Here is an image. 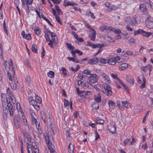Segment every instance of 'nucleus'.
Segmentation results:
<instances>
[{"label":"nucleus","mask_w":153,"mask_h":153,"mask_svg":"<svg viewBox=\"0 0 153 153\" xmlns=\"http://www.w3.org/2000/svg\"><path fill=\"white\" fill-rule=\"evenodd\" d=\"M94 96L95 100L96 102H101V96L99 93L98 94V95L97 96H96L95 95H94Z\"/></svg>","instance_id":"nucleus-29"},{"label":"nucleus","mask_w":153,"mask_h":153,"mask_svg":"<svg viewBox=\"0 0 153 153\" xmlns=\"http://www.w3.org/2000/svg\"><path fill=\"white\" fill-rule=\"evenodd\" d=\"M33 0H27L26 2V5H31L33 3Z\"/></svg>","instance_id":"nucleus-58"},{"label":"nucleus","mask_w":153,"mask_h":153,"mask_svg":"<svg viewBox=\"0 0 153 153\" xmlns=\"http://www.w3.org/2000/svg\"><path fill=\"white\" fill-rule=\"evenodd\" d=\"M41 16L42 19H43L44 20H45L46 21L47 23L51 26H53V25L51 23V22L49 21V20L47 18H46L42 14L41 15Z\"/></svg>","instance_id":"nucleus-36"},{"label":"nucleus","mask_w":153,"mask_h":153,"mask_svg":"<svg viewBox=\"0 0 153 153\" xmlns=\"http://www.w3.org/2000/svg\"><path fill=\"white\" fill-rule=\"evenodd\" d=\"M68 152L70 153H73L74 149V145L70 143L68 145Z\"/></svg>","instance_id":"nucleus-20"},{"label":"nucleus","mask_w":153,"mask_h":153,"mask_svg":"<svg viewBox=\"0 0 153 153\" xmlns=\"http://www.w3.org/2000/svg\"><path fill=\"white\" fill-rule=\"evenodd\" d=\"M108 63L110 65H114L116 64V62L115 60V59L114 58H111L108 59Z\"/></svg>","instance_id":"nucleus-22"},{"label":"nucleus","mask_w":153,"mask_h":153,"mask_svg":"<svg viewBox=\"0 0 153 153\" xmlns=\"http://www.w3.org/2000/svg\"><path fill=\"white\" fill-rule=\"evenodd\" d=\"M21 114L22 116H20L19 118L17 117L16 118H14V123L16 126L17 128H19L20 125V118L21 119V121H23L24 123H25V122H26V123L27 122V120L25 119V117L23 115V114L24 115V113L21 112Z\"/></svg>","instance_id":"nucleus-3"},{"label":"nucleus","mask_w":153,"mask_h":153,"mask_svg":"<svg viewBox=\"0 0 153 153\" xmlns=\"http://www.w3.org/2000/svg\"><path fill=\"white\" fill-rule=\"evenodd\" d=\"M62 74L64 75L65 76H66L67 75V70L65 68L62 67L61 68Z\"/></svg>","instance_id":"nucleus-47"},{"label":"nucleus","mask_w":153,"mask_h":153,"mask_svg":"<svg viewBox=\"0 0 153 153\" xmlns=\"http://www.w3.org/2000/svg\"><path fill=\"white\" fill-rule=\"evenodd\" d=\"M143 1L150 6L152 3L150 0H143Z\"/></svg>","instance_id":"nucleus-60"},{"label":"nucleus","mask_w":153,"mask_h":153,"mask_svg":"<svg viewBox=\"0 0 153 153\" xmlns=\"http://www.w3.org/2000/svg\"><path fill=\"white\" fill-rule=\"evenodd\" d=\"M7 76L8 78L9 79V80L10 81V82L11 81H13V79L12 78V75L9 72H7Z\"/></svg>","instance_id":"nucleus-52"},{"label":"nucleus","mask_w":153,"mask_h":153,"mask_svg":"<svg viewBox=\"0 0 153 153\" xmlns=\"http://www.w3.org/2000/svg\"><path fill=\"white\" fill-rule=\"evenodd\" d=\"M92 30L93 32L92 33L90 34V37L92 40L94 41L95 38L96 32L94 29H92Z\"/></svg>","instance_id":"nucleus-19"},{"label":"nucleus","mask_w":153,"mask_h":153,"mask_svg":"<svg viewBox=\"0 0 153 153\" xmlns=\"http://www.w3.org/2000/svg\"><path fill=\"white\" fill-rule=\"evenodd\" d=\"M22 133L24 137V141L25 142H27L26 146L28 153H30L29 149L31 147V146L29 143L31 142V136L25 130L23 131Z\"/></svg>","instance_id":"nucleus-2"},{"label":"nucleus","mask_w":153,"mask_h":153,"mask_svg":"<svg viewBox=\"0 0 153 153\" xmlns=\"http://www.w3.org/2000/svg\"><path fill=\"white\" fill-rule=\"evenodd\" d=\"M109 130L111 133H114L116 131V127L115 126L112 125L111 126Z\"/></svg>","instance_id":"nucleus-26"},{"label":"nucleus","mask_w":153,"mask_h":153,"mask_svg":"<svg viewBox=\"0 0 153 153\" xmlns=\"http://www.w3.org/2000/svg\"><path fill=\"white\" fill-rule=\"evenodd\" d=\"M76 52L79 56L82 55L83 54V53L82 51L77 49H76Z\"/></svg>","instance_id":"nucleus-62"},{"label":"nucleus","mask_w":153,"mask_h":153,"mask_svg":"<svg viewBox=\"0 0 153 153\" xmlns=\"http://www.w3.org/2000/svg\"><path fill=\"white\" fill-rule=\"evenodd\" d=\"M80 82V84L81 85V86L82 87H84L85 84V83L83 82L82 81L80 80H78V84H79V82Z\"/></svg>","instance_id":"nucleus-54"},{"label":"nucleus","mask_w":153,"mask_h":153,"mask_svg":"<svg viewBox=\"0 0 153 153\" xmlns=\"http://www.w3.org/2000/svg\"><path fill=\"white\" fill-rule=\"evenodd\" d=\"M55 9L57 11L58 14L59 15H62L63 13L61 10L59 9V7L58 5H56Z\"/></svg>","instance_id":"nucleus-35"},{"label":"nucleus","mask_w":153,"mask_h":153,"mask_svg":"<svg viewBox=\"0 0 153 153\" xmlns=\"http://www.w3.org/2000/svg\"><path fill=\"white\" fill-rule=\"evenodd\" d=\"M54 72L52 71H51L48 73V76L50 78H53L54 77Z\"/></svg>","instance_id":"nucleus-41"},{"label":"nucleus","mask_w":153,"mask_h":153,"mask_svg":"<svg viewBox=\"0 0 153 153\" xmlns=\"http://www.w3.org/2000/svg\"><path fill=\"white\" fill-rule=\"evenodd\" d=\"M37 46L36 45L34 44H33L32 46V51L35 53H37Z\"/></svg>","instance_id":"nucleus-32"},{"label":"nucleus","mask_w":153,"mask_h":153,"mask_svg":"<svg viewBox=\"0 0 153 153\" xmlns=\"http://www.w3.org/2000/svg\"><path fill=\"white\" fill-rule=\"evenodd\" d=\"M56 21L59 23H61V20L60 17L58 16L57 15L55 16Z\"/></svg>","instance_id":"nucleus-57"},{"label":"nucleus","mask_w":153,"mask_h":153,"mask_svg":"<svg viewBox=\"0 0 153 153\" xmlns=\"http://www.w3.org/2000/svg\"><path fill=\"white\" fill-rule=\"evenodd\" d=\"M44 136L47 144H49V143L51 142V141L53 138L52 135L49 136L48 133H46V135H44Z\"/></svg>","instance_id":"nucleus-7"},{"label":"nucleus","mask_w":153,"mask_h":153,"mask_svg":"<svg viewBox=\"0 0 153 153\" xmlns=\"http://www.w3.org/2000/svg\"><path fill=\"white\" fill-rule=\"evenodd\" d=\"M66 45L68 48L70 50H72L74 49V47L71 44H69L68 43H66Z\"/></svg>","instance_id":"nucleus-42"},{"label":"nucleus","mask_w":153,"mask_h":153,"mask_svg":"<svg viewBox=\"0 0 153 153\" xmlns=\"http://www.w3.org/2000/svg\"><path fill=\"white\" fill-rule=\"evenodd\" d=\"M108 59H104V58H101L100 59V62L102 64H106L108 63Z\"/></svg>","instance_id":"nucleus-40"},{"label":"nucleus","mask_w":153,"mask_h":153,"mask_svg":"<svg viewBox=\"0 0 153 153\" xmlns=\"http://www.w3.org/2000/svg\"><path fill=\"white\" fill-rule=\"evenodd\" d=\"M130 139H126L123 141V142L125 146L128 144Z\"/></svg>","instance_id":"nucleus-53"},{"label":"nucleus","mask_w":153,"mask_h":153,"mask_svg":"<svg viewBox=\"0 0 153 153\" xmlns=\"http://www.w3.org/2000/svg\"><path fill=\"white\" fill-rule=\"evenodd\" d=\"M45 37L46 39L48 42H49L51 40L48 34L47 33H45Z\"/></svg>","instance_id":"nucleus-56"},{"label":"nucleus","mask_w":153,"mask_h":153,"mask_svg":"<svg viewBox=\"0 0 153 153\" xmlns=\"http://www.w3.org/2000/svg\"><path fill=\"white\" fill-rule=\"evenodd\" d=\"M34 31L36 35H38L40 33L41 30L39 27H36L35 28Z\"/></svg>","instance_id":"nucleus-37"},{"label":"nucleus","mask_w":153,"mask_h":153,"mask_svg":"<svg viewBox=\"0 0 153 153\" xmlns=\"http://www.w3.org/2000/svg\"><path fill=\"white\" fill-rule=\"evenodd\" d=\"M111 30V31L114 32L116 34H119L121 33L120 30L119 29H115L114 28L112 27V29Z\"/></svg>","instance_id":"nucleus-34"},{"label":"nucleus","mask_w":153,"mask_h":153,"mask_svg":"<svg viewBox=\"0 0 153 153\" xmlns=\"http://www.w3.org/2000/svg\"><path fill=\"white\" fill-rule=\"evenodd\" d=\"M100 45L99 44H93V45H92V48H99V45Z\"/></svg>","instance_id":"nucleus-63"},{"label":"nucleus","mask_w":153,"mask_h":153,"mask_svg":"<svg viewBox=\"0 0 153 153\" xmlns=\"http://www.w3.org/2000/svg\"><path fill=\"white\" fill-rule=\"evenodd\" d=\"M121 38V36L120 35L118 34L115 36L114 38L116 40H118L120 39Z\"/></svg>","instance_id":"nucleus-64"},{"label":"nucleus","mask_w":153,"mask_h":153,"mask_svg":"<svg viewBox=\"0 0 153 153\" xmlns=\"http://www.w3.org/2000/svg\"><path fill=\"white\" fill-rule=\"evenodd\" d=\"M31 116L33 118L32 121L34 122L36 125L38 124V122L37 121V120L35 118V117L36 116V115L35 113L33 112L31 113Z\"/></svg>","instance_id":"nucleus-21"},{"label":"nucleus","mask_w":153,"mask_h":153,"mask_svg":"<svg viewBox=\"0 0 153 153\" xmlns=\"http://www.w3.org/2000/svg\"><path fill=\"white\" fill-rule=\"evenodd\" d=\"M51 36L52 38V40H53L54 41V43L55 45L57 44L58 42V40L57 39V37L56 36L55 33L54 32H51Z\"/></svg>","instance_id":"nucleus-11"},{"label":"nucleus","mask_w":153,"mask_h":153,"mask_svg":"<svg viewBox=\"0 0 153 153\" xmlns=\"http://www.w3.org/2000/svg\"><path fill=\"white\" fill-rule=\"evenodd\" d=\"M10 68L12 69V71H13L14 73V76L15 74V69L14 66L13 65V63L12 64H11V63H10Z\"/></svg>","instance_id":"nucleus-44"},{"label":"nucleus","mask_w":153,"mask_h":153,"mask_svg":"<svg viewBox=\"0 0 153 153\" xmlns=\"http://www.w3.org/2000/svg\"><path fill=\"white\" fill-rule=\"evenodd\" d=\"M102 76L103 79L107 81L108 83H111V81L110 80V79L108 75L104 73L102 75Z\"/></svg>","instance_id":"nucleus-15"},{"label":"nucleus","mask_w":153,"mask_h":153,"mask_svg":"<svg viewBox=\"0 0 153 153\" xmlns=\"http://www.w3.org/2000/svg\"><path fill=\"white\" fill-rule=\"evenodd\" d=\"M68 4L67 5H69V6H73L74 5H77V4L74 2L73 1L72 2H68Z\"/></svg>","instance_id":"nucleus-49"},{"label":"nucleus","mask_w":153,"mask_h":153,"mask_svg":"<svg viewBox=\"0 0 153 153\" xmlns=\"http://www.w3.org/2000/svg\"><path fill=\"white\" fill-rule=\"evenodd\" d=\"M29 101L30 104L32 105L34 107L35 109L38 110L39 108V106L38 105V103L35 102L34 99L32 97H30L29 98Z\"/></svg>","instance_id":"nucleus-5"},{"label":"nucleus","mask_w":153,"mask_h":153,"mask_svg":"<svg viewBox=\"0 0 153 153\" xmlns=\"http://www.w3.org/2000/svg\"><path fill=\"white\" fill-rule=\"evenodd\" d=\"M143 30L141 29H139L137 31L135 30L134 34V35L135 36L137 34H138L141 33L142 34Z\"/></svg>","instance_id":"nucleus-46"},{"label":"nucleus","mask_w":153,"mask_h":153,"mask_svg":"<svg viewBox=\"0 0 153 153\" xmlns=\"http://www.w3.org/2000/svg\"><path fill=\"white\" fill-rule=\"evenodd\" d=\"M25 79L26 82L28 84H30L31 81L30 76L28 74L27 75Z\"/></svg>","instance_id":"nucleus-33"},{"label":"nucleus","mask_w":153,"mask_h":153,"mask_svg":"<svg viewBox=\"0 0 153 153\" xmlns=\"http://www.w3.org/2000/svg\"><path fill=\"white\" fill-rule=\"evenodd\" d=\"M2 105L3 108V112L5 115L7 114L8 111L11 116L13 115L14 109L9 98H6L2 100Z\"/></svg>","instance_id":"nucleus-1"},{"label":"nucleus","mask_w":153,"mask_h":153,"mask_svg":"<svg viewBox=\"0 0 153 153\" xmlns=\"http://www.w3.org/2000/svg\"><path fill=\"white\" fill-rule=\"evenodd\" d=\"M67 59H68L70 61H72L76 63H79V59H76L75 58L73 57H68Z\"/></svg>","instance_id":"nucleus-28"},{"label":"nucleus","mask_w":153,"mask_h":153,"mask_svg":"<svg viewBox=\"0 0 153 153\" xmlns=\"http://www.w3.org/2000/svg\"><path fill=\"white\" fill-rule=\"evenodd\" d=\"M119 83L121 84L123 86L126 90L128 91V88L126 85H125L120 79H118V81Z\"/></svg>","instance_id":"nucleus-31"},{"label":"nucleus","mask_w":153,"mask_h":153,"mask_svg":"<svg viewBox=\"0 0 153 153\" xmlns=\"http://www.w3.org/2000/svg\"><path fill=\"white\" fill-rule=\"evenodd\" d=\"M36 97L35 100L34 99L35 102H36V103L40 104L42 102V99L41 97L38 96H36Z\"/></svg>","instance_id":"nucleus-25"},{"label":"nucleus","mask_w":153,"mask_h":153,"mask_svg":"<svg viewBox=\"0 0 153 153\" xmlns=\"http://www.w3.org/2000/svg\"><path fill=\"white\" fill-rule=\"evenodd\" d=\"M65 102L64 104V106L65 107L69 105L70 103L69 101L66 99H64Z\"/></svg>","instance_id":"nucleus-50"},{"label":"nucleus","mask_w":153,"mask_h":153,"mask_svg":"<svg viewBox=\"0 0 153 153\" xmlns=\"http://www.w3.org/2000/svg\"><path fill=\"white\" fill-rule=\"evenodd\" d=\"M108 104L109 108L111 109H114L115 107V103L112 100H109L108 102Z\"/></svg>","instance_id":"nucleus-18"},{"label":"nucleus","mask_w":153,"mask_h":153,"mask_svg":"<svg viewBox=\"0 0 153 153\" xmlns=\"http://www.w3.org/2000/svg\"><path fill=\"white\" fill-rule=\"evenodd\" d=\"M126 29L128 31H132L133 30L132 28H131L129 25H127L126 26Z\"/></svg>","instance_id":"nucleus-61"},{"label":"nucleus","mask_w":153,"mask_h":153,"mask_svg":"<svg viewBox=\"0 0 153 153\" xmlns=\"http://www.w3.org/2000/svg\"><path fill=\"white\" fill-rule=\"evenodd\" d=\"M38 125L37 126V125H36L37 129L38 130L39 134H42V131L41 130V127L40 126L39 123H38Z\"/></svg>","instance_id":"nucleus-38"},{"label":"nucleus","mask_w":153,"mask_h":153,"mask_svg":"<svg viewBox=\"0 0 153 153\" xmlns=\"http://www.w3.org/2000/svg\"><path fill=\"white\" fill-rule=\"evenodd\" d=\"M17 89H18L19 91L21 92L23 91V88L22 87V85H21L19 86V87H18Z\"/></svg>","instance_id":"nucleus-55"},{"label":"nucleus","mask_w":153,"mask_h":153,"mask_svg":"<svg viewBox=\"0 0 153 153\" xmlns=\"http://www.w3.org/2000/svg\"><path fill=\"white\" fill-rule=\"evenodd\" d=\"M123 105L126 108H128L131 107V104L126 101H122Z\"/></svg>","instance_id":"nucleus-27"},{"label":"nucleus","mask_w":153,"mask_h":153,"mask_svg":"<svg viewBox=\"0 0 153 153\" xmlns=\"http://www.w3.org/2000/svg\"><path fill=\"white\" fill-rule=\"evenodd\" d=\"M90 92L88 91H87L86 92L85 91V92L84 93V94H85V95H84L83 94H82L80 95V96L82 98H86V97L85 96L87 95H90Z\"/></svg>","instance_id":"nucleus-39"},{"label":"nucleus","mask_w":153,"mask_h":153,"mask_svg":"<svg viewBox=\"0 0 153 153\" xmlns=\"http://www.w3.org/2000/svg\"><path fill=\"white\" fill-rule=\"evenodd\" d=\"M84 73L87 75L91 74V71L88 70H84Z\"/></svg>","instance_id":"nucleus-59"},{"label":"nucleus","mask_w":153,"mask_h":153,"mask_svg":"<svg viewBox=\"0 0 153 153\" xmlns=\"http://www.w3.org/2000/svg\"><path fill=\"white\" fill-rule=\"evenodd\" d=\"M137 23V21L136 19L134 18H131L129 22V24L132 25H134Z\"/></svg>","instance_id":"nucleus-24"},{"label":"nucleus","mask_w":153,"mask_h":153,"mask_svg":"<svg viewBox=\"0 0 153 153\" xmlns=\"http://www.w3.org/2000/svg\"><path fill=\"white\" fill-rule=\"evenodd\" d=\"M152 66L151 65H149L145 67H141V70L144 72L148 70L149 71V74H150V71H152L151 68Z\"/></svg>","instance_id":"nucleus-12"},{"label":"nucleus","mask_w":153,"mask_h":153,"mask_svg":"<svg viewBox=\"0 0 153 153\" xmlns=\"http://www.w3.org/2000/svg\"><path fill=\"white\" fill-rule=\"evenodd\" d=\"M126 80L130 84H134L133 79V78L129 75H128L126 76Z\"/></svg>","instance_id":"nucleus-17"},{"label":"nucleus","mask_w":153,"mask_h":153,"mask_svg":"<svg viewBox=\"0 0 153 153\" xmlns=\"http://www.w3.org/2000/svg\"><path fill=\"white\" fill-rule=\"evenodd\" d=\"M99 61L98 58L96 57H95L92 59L89 60L88 61V64L93 65L97 63Z\"/></svg>","instance_id":"nucleus-9"},{"label":"nucleus","mask_w":153,"mask_h":153,"mask_svg":"<svg viewBox=\"0 0 153 153\" xmlns=\"http://www.w3.org/2000/svg\"><path fill=\"white\" fill-rule=\"evenodd\" d=\"M128 67V64L125 63L121 64L119 66V69L121 71L125 70Z\"/></svg>","instance_id":"nucleus-16"},{"label":"nucleus","mask_w":153,"mask_h":153,"mask_svg":"<svg viewBox=\"0 0 153 153\" xmlns=\"http://www.w3.org/2000/svg\"><path fill=\"white\" fill-rule=\"evenodd\" d=\"M146 27L149 28H153V22L149 19L146 21Z\"/></svg>","instance_id":"nucleus-13"},{"label":"nucleus","mask_w":153,"mask_h":153,"mask_svg":"<svg viewBox=\"0 0 153 153\" xmlns=\"http://www.w3.org/2000/svg\"><path fill=\"white\" fill-rule=\"evenodd\" d=\"M98 78H92L91 79H87V82L90 84H93L97 82Z\"/></svg>","instance_id":"nucleus-14"},{"label":"nucleus","mask_w":153,"mask_h":153,"mask_svg":"<svg viewBox=\"0 0 153 153\" xmlns=\"http://www.w3.org/2000/svg\"><path fill=\"white\" fill-rule=\"evenodd\" d=\"M104 122V121L102 119H99L96 120V123L97 124H102Z\"/></svg>","instance_id":"nucleus-43"},{"label":"nucleus","mask_w":153,"mask_h":153,"mask_svg":"<svg viewBox=\"0 0 153 153\" xmlns=\"http://www.w3.org/2000/svg\"><path fill=\"white\" fill-rule=\"evenodd\" d=\"M7 94L9 97H11V96L13 95L11 91L9 88H8L7 89Z\"/></svg>","instance_id":"nucleus-45"},{"label":"nucleus","mask_w":153,"mask_h":153,"mask_svg":"<svg viewBox=\"0 0 153 153\" xmlns=\"http://www.w3.org/2000/svg\"><path fill=\"white\" fill-rule=\"evenodd\" d=\"M9 83L12 88L14 90L17 88L18 87H19V83L18 82V81H17L16 85V82L14 81H13L10 82Z\"/></svg>","instance_id":"nucleus-8"},{"label":"nucleus","mask_w":153,"mask_h":153,"mask_svg":"<svg viewBox=\"0 0 153 153\" xmlns=\"http://www.w3.org/2000/svg\"><path fill=\"white\" fill-rule=\"evenodd\" d=\"M117 105L118 106L119 108L121 110H123V108L122 106H121V105L120 103V101H117Z\"/></svg>","instance_id":"nucleus-48"},{"label":"nucleus","mask_w":153,"mask_h":153,"mask_svg":"<svg viewBox=\"0 0 153 153\" xmlns=\"http://www.w3.org/2000/svg\"><path fill=\"white\" fill-rule=\"evenodd\" d=\"M151 34V32H147L143 30L142 33V35L143 36L148 37Z\"/></svg>","instance_id":"nucleus-30"},{"label":"nucleus","mask_w":153,"mask_h":153,"mask_svg":"<svg viewBox=\"0 0 153 153\" xmlns=\"http://www.w3.org/2000/svg\"><path fill=\"white\" fill-rule=\"evenodd\" d=\"M48 145V148L50 150L51 152H53L54 151L53 148H54V145L51 142L49 143V144H47Z\"/></svg>","instance_id":"nucleus-23"},{"label":"nucleus","mask_w":153,"mask_h":153,"mask_svg":"<svg viewBox=\"0 0 153 153\" xmlns=\"http://www.w3.org/2000/svg\"><path fill=\"white\" fill-rule=\"evenodd\" d=\"M105 91H103L104 93L106 95L111 96L112 93L111 90V88L107 83H105L103 85Z\"/></svg>","instance_id":"nucleus-4"},{"label":"nucleus","mask_w":153,"mask_h":153,"mask_svg":"<svg viewBox=\"0 0 153 153\" xmlns=\"http://www.w3.org/2000/svg\"><path fill=\"white\" fill-rule=\"evenodd\" d=\"M21 35L23 37L27 40H31V36L30 34H25L24 31H22V32Z\"/></svg>","instance_id":"nucleus-10"},{"label":"nucleus","mask_w":153,"mask_h":153,"mask_svg":"<svg viewBox=\"0 0 153 153\" xmlns=\"http://www.w3.org/2000/svg\"><path fill=\"white\" fill-rule=\"evenodd\" d=\"M104 28L105 30H108L111 31V29L112 28V27L111 26H108L107 25H103Z\"/></svg>","instance_id":"nucleus-51"},{"label":"nucleus","mask_w":153,"mask_h":153,"mask_svg":"<svg viewBox=\"0 0 153 153\" xmlns=\"http://www.w3.org/2000/svg\"><path fill=\"white\" fill-rule=\"evenodd\" d=\"M140 9L144 15H147L148 14V12L147 10V8L146 5L143 4H141L140 5Z\"/></svg>","instance_id":"nucleus-6"}]
</instances>
